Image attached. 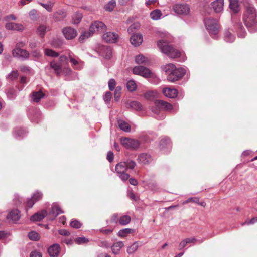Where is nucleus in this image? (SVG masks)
I'll list each match as a JSON object with an SVG mask.
<instances>
[{
  "instance_id": "f257e3e1",
  "label": "nucleus",
  "mask_w": 257,
  "mask_h": 257,
  "mask_svg": "<svg viewBox=\"0 0 257 257\" xmlns=\"http://www.w3.org/2000/svg\"><path fill=\"white\" fill-rule=\"evenodd\" d=\"M244 23L252 33L257 31V12L253 5L248 4L243 16Z\"/></svg>"
},
{
  "instance_id": "f03ea898",
  "label": "nucleus",
  "mask_w": 257,
  "mask_h": 257,
  "mask_svg": "<svg viewBox=\"0 0 257 257\" xmlns=\"http://www.w3.org/2000/svg\"><path fill=\"white\" fill-rule=\"evenodd\" d=\"M136 166V163L134 161L131 159H127L126 161L121 162L116 165L115 171L118 174L119 177L123 181L127 180L130 175L126 173L127 169H133Z\"/></svg>"
},
{
  "instance_id": "7ed1b4c3",
  "label": "nucleus",
  "mask_w": 257,
  "mask_h": 257,
  "mask_svg": "<svg viewBox=\"0 0 257 257\" xmlns=\"http://www.w3.org/2000/svg\"><path fill=\"white\" fill-rule=\"evenodd\" d=\"M157 46L161 52L166 54L172 58L181 57L183 54L180 50L173 47L168 42L164 40H160L157 42Z\"/></svg>"
},
{
  "instance_id": "20e7f679",
  "label": "nucleus",
  "mask_w": 257,
  "mask_h": 257,
  "mask_svg": "<svg viewBox=\"0 0 257 257\" xmlns=\"http://www.w3.org/2000/svg\"><path fill=\"white\" fill-rule=\"evenodd\" d=\"M205 26L214 39L217 38L219 26L218 21L213 18H206L204 20Z\"/></svg>"
},
{
  "instance_id": "39448f33",
  "label": "nucleus",
  "mask_w": 257,
  "mask_h": 257,
  "mask_svg": "<svg viewBox=\"0 0 257 257\" xmlns=\"http://www.w3.org/2000/svg\"><path fill=\"white\" fill-rule=\"evenodd\" d=\"M173 108V106L171 104L163 100H157L155 101L151 109L153 112L158 114L162 110L171 111Z\"/></svg>"
},
{
  "instance_id": "423d86ee",
  "label": "nucleus",
  "mask_w": 257,
  "mask_h": 257,
  "mask_svg": "<svg viewBox=\"0 0 257 257\" xmlns=\"http://www.w3.org/2000/svg\"><path fill=\"white\" fill-rule=\"evenodd\" d=\"M133 72L135 75H140L146 78H152L154 76V74L149 68L143 66L134 67Z\"/></svg>"
},
{
  "instance_id": "0eeeda50",
  "label": "nucleus",
  "mask_w": 257,
  "mask_h": 257,
  "mask_svg": "<svg viewBox=\"0 0 257 257\" xmlns=\"http://www.w3.org/2000/svg\"><path fill=\"white\" fill-rule=\"evenodd\" d=\"M173 9L177 15L180 16H187L190 12L189 6L184 3L174 4L173 6Z\"/></svg>"
},
{
  "instance_id": "6e6552de",
  "label": "nucleus",
  "mask_w": 257,
  "mask_h": 257,
  "mask_svg": "<svg viewBox=\"0 0 257 257\" xmlns=\"http://www.w3.org/2000/svg\"><path fill=\"white\" fill-rule=\"evenodd\" d=\"M24 43L17 44L16 47L13 50L12 54L14 57L23 59H28L29 57V53L26 50L22 49L19 48V46H23Z\"/></svg>"
},
{
  "instance_id": "1a4fd4ad",
  "label": "nucleus",
  "mask_w": 257,
  "mask_h": 257,
  "mask_svg": "<svg viewBox=\"0 0 257 257\" xmlns=\"http://www.w3.org/2000/svg\"><path fill=\"white\" fill-rule=\"evenodd\" d=\"M185 70L182 68H175V69L167 76L168 81L171 82L176 81L181 79L185 74Z\"/></svg>"
},
{
  "instance_id": "9d476101",
  "label": "nucleus",
  "mask_w": 257,
  "mask_h": 257,
  "mask_svg": "<svg viewBox=\"0 0 257 257\" xmlns=\"http://www.w3.org/2000/svg\"><path fill=\"white\" fill-rule=\"evenodd\" d=\"M120 142L124 147L129 149H136L140 145L138 140L128 138H121Z\"/></svg>"
},
{
  "instance_id": "9b49d317",
  "label": "nucleus",
  "mask_w": 257,
  "mask_h": 257,
  "mask_svg": "<svg viewBox=\"0 0 257 257\" xmlns=\"http://www.w3.org/2000/svg\"><path fill=\"white\" fill-rule=\"evenodd\" d=\"M106 26L102 22L96 21L92 23L89 28L90 33L93 35L96 32L101 33L106 30Z\"/></svg>"
},
{
  "instance_id": "f8f14e48",
  "label": "nucleus",
  "mask_w": 257,
  "mask_h": 257,
  "mask_svg": "<svg viewBox=\"0 0 257 257\" xmlns=\"http://www.w3.org/2000/svg\"><path fill=\"white\" fill-rule=\"evenodd\" d=\"M137 160L139 164L146 165L152 163L153 158L149 153H142L138 155Z\"/></svg>"
},
{
  "instance_id": "ddd939ff",
  "label": "nucleus",
  "mask_w": 257,
  "mask_h": 257,
  "mask_svg": "<svg viewBox=\"0 0 257 257\" xmlns=\"http://www.w3.org/2000/svg\"><path fill=\"white\" fill-rule=\"evenodd\" d=\"M42 193L38 191L33 193L31 198L28 199L26 201V205L28 207L32 208L34 204L42 198Z\"/></svg>"
},
{
  "instance_id": "4468645a",
  "label": "nucleus",
  "mask_w": 257,
  "mask_h": 257,
  "mask_svg": "<svg viewBox=\"0 0 257 257\" xmlns=\"http://www.w3.org/2000/svg\"><path fill=\"white\" fill-rule=\"evenodd\" d=\"M118 38V35L114 32H107L104 33L103 35V40L105 42L110 43L116 42Z\"/></svg>"
},
{
  "instance_id": "2eb2a0df",
  "label": "nucleus",
  "mask_w": 257,
  "mask_h": 257,
  "mask_svg": "<svg viewBox=\"0 0 257 257\" xmlns=\"http://www.w3.org/2000/svg\"><path fill=\"white\" fill-rule=\"evenodd\" d=\"M69 58L72 63V66L75 69H81L83 67V63L73 54H69Z\"/></svg>"
},
{
  "instance_id": "dca6fc26",
  "label": "nucleus",
  "mask_w": 257,
  "mask_h": 257,
  "mask_svg": "<svg viewBox=\"0 0 257 257\" xmlns=\"http://www.w3.org/2000/svg\"><path fill=\"white\" fill-rule=\"evenodd\" d=\"M159 148L165 152L169 151L171 148V143L169 138L165 137L162 138L159 144Z\"/></svg>"
},
{
  "instance_id": "f3484780",
  "label": "nucleus",
  "mask_w": 257,
  "mask_h": 257,
  "mask_svg": "<svg viewBox=\"0 0 257 257\" xmlns=\"http://www.w3.org/2000/svg\"><path fill=\"white\" fill-rule=\"evenodd\" d=\"M62 32L66 39L68 40L74 38L77 34V31L74 29L69 27L64 28Z\"/></svg>"
},
{
  "instance_id": "a211bd4d",
  "label": "nucleus",
  "mask_w": 257,
  "mask_h": 257,
  "mask_svg": "<svg viewBox=\"0 0 257 257\" xmlns=\"http://www.w3.org/2000/svg\"><path fill=\"white\" fill-rule=\"evenodd\" d=\"M62 213L63 211L59 206L57 203H53L49 213V215L52 216V217H50V219L54 220L59 214Z\"/></svg>"
},
{
  "instance_id": "6ab92c4d",
  "label": "nucleus",
  "mask_w": 257,
  "mask_h": 257,
  "mask_svg": "<svg viewBox=\"0 0 257 257\" xmlns=\"http://www.w3.org/2000/svg\"><path fill=\"white\" fill-rule=\"evenodd\" d=\"M20 218V212L18 209L12 210L7 216V219L11 220L13 223H16Z\"/></svg>"
},
{
  "instance_id": "aec40b11",
  "label": "nucleus",
  "mask_w": 257,
  "mask_h": 257,
  "mask_svg": "<svg viewBox=\"0 0 257 257\" xmlns=\"http://www.w3.org/2000/svg\"><path fill=\"white\" fill-rule=\"evenodd\" d=\"M131 44L135 46H138L143 42V36L140 34H134L130 38Z\"/></svg>"
},
{
  "instance_id": "412c9836",
  "label": "nucleus",
  "mask_w": 257,
  "mask_h": 257,
  "mask_svg": "<svg viewBox=\"0 0 257 257\" xmlns=\"http://www.w3.org/2000/svg\"><path fill=\"white\" fill-rule=\"evenodd\" d=\"M5 27L8 30L18 31H22L24 29V26L22 24L13 22L6 23Z\"/></svg>"
},
{
  "instance_id": "4be33fe9",
  "label": "nucleus",
  "mask_w": 257,
  "mask_h": 257,
  "mask_svg": "<svg viewBox=\"0 0 257 257\" xmlns=\"http://www.w3.org/2000/svg\"><path fill=\"white\" fill-rule=\"evenodd\" d=\"M211 6L216 13H220L223 10L224 0H215L212 2Z\"/></svg>"
},
{
  "instance_id": "5701e85b",
  "label": "nucleus",
  "mask_w": 257,
  "mask_h": 257,
  "mask_svg": "<svg viewBox=\"0 0 257 257\" xmlns=\"http://www.w3.org/2000/svg\"><path fill=\"white\" fill-rule=\"evenodd\" d=\"M234 28L236 29L239 37L244 38L245 37L246 32L240 22H236L234 25Z\"/></svg>"
},
{
  "instance_id": "b1692460",
  "label": "nucleus",
  "mask_w": 257,
  "mask_h": 257,
  "mask_svg": "<svg viewBox=\"0 0 257 257\" xmlns=\"http://www.w3.org/2000/svg\"><path fill=\"white\" fill-rule=\"evenodd\" d=\"M164 95L170 98H174L177 96V90L174 88H166L163 90Z\"/></svg>"
},
{
  "instance_id": "393cba45",
  "label": "nucleus",
  "mask_w": 257,
  "mask_h": 257,
  "mask_svg": "<svg viewBox=\"0 0 257 257\" xmlns=\"http://www.w3.org/2000/svg\"><path fill=\"white\" fill-rule=\"evenodd\" d=\"M59 245L54 244L49 247L48 252L51 257H57L59 253Z\"/></svg>"
},
{
  "instance_id": "a878e982",
  "label": "nucleus",
  "mask_w": 257,
  "mask_h": 257,
  "mask_svg": "<svg viewBox=\"0 0 257 257\" xmlns=\"http://www.w3.org/2000/svg\"><path fill=\"white\" fill-rule=\"evenodd\" d=\"M50 68L53 69L57 76H59L62 71V66L60 63L53 60L50 63Z\"/></svg>"
},
{
  "instance_id": "bb28decb",
  "label": "nucleus",
  "mask_w": 257,
  "mask_h": 257,
  "mask_svg": "<svg viewBox=\"0 0 257 257\" xmlns=\"http://www.w3.org/2000/svg\"><path fill=\"white\" fill-rule=\"evenodd\" d=\"M46 211L43 210L40 212H37L31 217L30 220L32 221H40L47 215Z\"/></svg>"
},
{
  "instance_id": "cd10ccee",
  "label": "nucleus",
  "mask_w": 257,
  "mask_h": 257,
  "mask_svg": "<svg viewBox=\"0 0 257 257\" xmlns=\"http://www.w3.org/2000/svg\"><path fill=\"white\" fill-rule=\"evenodd\" d=\"M197 239L195 238H187L183 239L179 245V249L181 250L184 248L187 245L190 243H195L197 241Z\"/></svg>"
},
{
  "instance_id": "c85d7f7f",
  "label": "nucleus",
  "mask_w": 257,
  "mask_h": 257,
  "mask_svg": "<svg viewBox=\"0 0 257 257\" xmlns=\"http://www.w3.org/2000/svg\"><path fill=\"white\" fill-rule=\"evenodd\" d=\"M124 246V243L122 241H119L114 243L111 246V250L112 253L115 255L119 254L121 248Z\"/></svg>"
},
{
  "instance_id": "c756f323",
  "label": "nucleus",
  "mask_w": 257,
  "mask_h": 257,
  "mask_svg": "<svg viewBox=\"0 0 257 257\" xmlns=\"http://www.w3.org/2000/svg\"><path fill=\"white\" fill-rule=\"evenodd\" d=\"M28 115L30 119L32 121H36L37 119L40 116V112L37 110L34 109H30L28 112Z\"/></svg>"
},
{
  "instance_id": "7c9ffc66",
  "label": "nucleus",
  "mask_w": 257,
  "mask_h": 257,
  "mask_svg": "<svg viewBox=\"0 0 257 257\" xmlns=\"http://www.w3.org/2000/svg\"><path fill=\"white\" fill-rule=\"evenodd\" d=\"M117 122L118 126L121 130L126 132H130L131 131V126L127 122L122 119H119Z\"/></svg>"
},
{
  "instance_id": "2f4dec72",
  "label": "nucleus",
  "mask_w": 257,
  "mask_h": 257,
  "mask_svg": "<svg viewBox=\"0 0 257 257\" xmlns=\"http://www.w3.org/2000/svg\"><path fill=\"white\" fill-rule=\"evenodd\" d=\"M44 94L41 91V90L34 92L31 96L32 100L35 102H38L41 99L44 97Z\"/></svg>"
},
{
  "instance_id": "473e14b6",
  "label": "nucleus",
  "mask_w": 257,
  "mask_h": 257,
  "mask_svg": "<svg viewBox=\"0 0 257 257\" xmlns=\"http://www.w3.org/2000/svg\"><path fill=\"white\" fill-rule=\"evenodd\" d=\"M102 55L106 59H110L112 56L111 48L108 46H103L102 49Z\"/></svg>"
},
{
  "instance_id": "72a5a7b5",
  "label": "nucleus",
  "mask_w": 257,
  "mask_h": 257,
  "mask_svg": "<svg viewBox=\"0 0 257 257\" xmlns=\"http://www.w3.org/2000/svg\"><path fill=\"white\" fill-rule=\"evenodd\" d=\"M139 248V243L138 241L134 242L132 244L128 246L126 249V252L128 254H134Z\"/></svg>"
},
{
  "instance_id": "f704fd0d",
  "label": "nucleus",
  "mask_w": 257,
  "mask_h": 257,
  "mask_svg": "<svg viewBox=\"0 0 257 257\" xmlns=\"http://www.w3.org/2000/svg\"><path fill=\"white\" fill-rule=\"evenodd\" d=\"M47 30V27L46 25L44 24H41L38 27L36 33L37 35L41 37H43Z\"/></svg>"
},
{
  "instance_id": "c9c22d12",
  "label": "nucleus",
  "mask_w": 257,
  "mask_h": 257,
  "mask_svg": "<svg viewBox=\"0 0 257 257\" xmlns=\"http://www.w3.org/2000/svg\"><path fill=\"white\" fill-rule=\"evenodd\" d=\"M26 131L21 128H16L14 132V136L16 139L23 137L26 134Z\"/></svg>"
},
{
  "instance_id": "e433bc0d",
  "label": "nucleus",
  "mask_w": 257,
  "mask_h": 257,
  "mask_svg": "<svg viewBox=\"0 0 257 257\" xmlns=\"http://www.w3.org/2000/svg\"><path fill=\"white\" fill-rule=\"evenodd\" d=\"M162 15L161 10L159 9H156L150 13V17L154 20H159Z\"/></svg>"
},
{
  "instance_id": "4c0bfd02",
  "label": "nucleus",
  "mask_w": 257,
  "mask_h": 257,
  "mask_svg": "<svg viewBox=\"0 0 257 257\" xmlns=\"http://www.w3.org/2000/svg\"><path fill=\"white\" fill-rule=\"evenodd\" d=\"M224 39L227 42H232L234 41L235 37L229 30H226L224 33Z\"/></svg>"
},
{
  "instance_id": "58836bf2",
  "label": "nucleus",
  "mask_w": 257,
  "mask_h": 257,
  "mask_svg": "<svg viewBox=\"0 0 257 257\" xmlns=\"http://www.w3.org/2000/svg\"><path fill=\"white\" fill-rule=\"evenodd\" d=\"M135 62L137 64H146L149 62V60L143 55H138L135 58Z\"/></svg>"
},
{
  "instance_id": "ea45409f",
  "label": "nucleus",
  "mask_w": 257,
  "mask_h": 257,
  "mask_svg": "<svg viewBox=\"0 0 257 257\" xmlns=\"http://www.w3.org/2000/svg\"><path fill=\"white\" fill-rule=\"evenodd\" d=\"M176 68V66L172 63L168 64L163 66V69L166 74L169 76V74L171 73Z\"/></svg>"
},
{
  "instance_id": "a19ab883",
  "label": "nucleus",
  "mask_w": 257,
  "mask_h": 257,
  "mask_svg": "<svg viewBox=\"0 0 257 257\" xmlns=\"http://www.w3.org/2000/svg\"><path fill=\"white\" fill-rule=\"evenodd\" d=\"M116 6L115 0H110L104 6L105 10L108 12H111Z\"/></svg>"
},
{
  "instance_id": "79ce46f5",
  "label": "nucleus",
  "mask_w": 257,
  "mask_h": 257,
  "mask_svg": "<svg viewBox=\"0 0 257 257\" xmlns=\"http://www.w3.org/2000/svg\"><path fill=\"white\" fill-rule=\"evenodd\" d=\"M82 18V14L79 12H76L72 16V22L74 24H77L80 23Z\"/></svg>"
},
{
  "instance_id": "37998d69",
  "label": "nucleus",
  "mask_w": 257,
  "mask_h": 257,
  "mask_svg": "<svg viewBox=\"0 0 257 257\" xmlns=\"http://www.w3.org/2000/svg\"><path fill=\"white\" fill-rule=\"evenodd\" d=\"M131 220V217L128 215H123L120 217L119 223L121 225H126L128 224Z\"/></svg>"
},
{
  "instance_id": "c03bdc74",
  "label": "nucleus",
  "mask_w": 257,
  "mask_h": 257,
  "mask_svg": "<svg viewBox=\"0 0 257 257\" xmlns=\"http://www.w3.org/2000/svg\"><path fill=\"white\" fill-rule=\"evenodd\" d=\"M130 107L137 111H140L143 109V106L142 104L138 101H133L130 103Z\"/></svg>"
},
{
  "instance_id": "a18cd8bd",
  "label": "nucleus",
  "mask_w": 257,
  "mask_h": 257,
  "mask_svg": "<svg viewBox=\"0 0 257 257\" xmlns=\"http://www.w3.org/2000/svg\"><path fill=\"white\" fill-rule=\"evenodd\" d=\"M126 87L129 91L133 92L136 90L137 84L133 80H130L126 83Z\"/></svg>"
},
{
  "instance_id": "49530a36",
  "label": "nucleus",
  "mask_w": 257,
  "mask_h": 257,
  "mask_svg": "<svg viewBox=\"0 0 257 257\" xmlns=\"http://www.w3.org/2000/svg\"><path fill=\"white\" fill-rule=\"evenodd\" d=\"M229 7L234 13H237L239 10L237 0H230Z\"/></svg>"
},
{
  "instance_id": "de8ad7c7",
  "label": "nucleus",
  "mask_w": 257,
  "mask_h": 257,
  "mask_svg": "<svg viewBox=\"0 0 257 257\" xmlns=\"http://www.w3.org/2000/svg\"><path fill=\"white\" fill-rule=\"evenodd\" d=\"M28 237L30 240L37 241L40 237V234L36 231H31L29 233Z\"/></svg>"
},
{
  "instance_id": "09e8293b",
  "label": "nucleus",
  "mask_w": 257,
  "mask_h": 257,
  "mask_svg": "<svg viewBox=\"0 0 257 257\" xmlns=\"http://www.w3.org/2000/svg\"><path fill=\"white\" fill-rule=\"evenodd\" d=\"M133 232V230L130 228H125L120 230L118 233V235L119 237H124L126 234L131 233Z\"/></svg>"
},
{
  "instance_id": "8fccbe9b",
  "label": "nucleus",
  "mask_w": 257,
  "mask_h": 257,
  "mask_svg": "<svg viewBox=\"0 0 257 257\" xmlns=\"http://www.w3.org/2000/svg\"><path fill=\"white\" fill-rule=\"evenodd\" d=\"M92 35L93 34L91 33H90L89 30V31L88 32H84L82 33V34H81L79 38V41L82 42L85 39L88 38L92 36Z\"/></svg>"
},
{
  "instance_id": "3c124183",
  "label": "nucleus",
  "mask_w": 257,
  "mask_h": 257,
  "mask_svg": "<svg viewBox=\"0 0 257 257\" xmlns=\"http://www.w3.org/2000/svg\"><path fill=\"white\" fill-rule=\"evenodd\" d=\"M45 54L46 55L51 57H57L59 56V54L50 49H46L45 50Z\"/></svg>"
},
{
  "instance_id": "603ef678",
  "label": "nucleus",
  "mask_w": 257,
  "mask_h": 257,
  "mask_svg": "<svg viewBox=\"0 0 257 257\" xmlns=\"http://www.w3.org/2000/svg\"><path fill=\"white\" fill-rule=\"evenodd\" d=\"M121 87L120 86H117L115 89L114 93V98L116 101H118L121 96Z\"/></svg>"
},
{
  "instance_id": "864d4df0",
  "label": "nucleus",
  "mask_w": 257,
  "mask_h": 257,
  "mask_svg": "<svg viewBox=\"0 0 257 257\" xmlns=\"http://www.w3.org/2000/svg\"><path fill=\"white\" fill-rule=\"evenodd\" d=\"M7 95L9 99H14L17 95V91L13 88H10L7 91Z\"/></svg>"
},
{
  "instance_id": "5fc2aeb1",
  "label": "nucleus",
  "mask_w": 257,
  "mask_h": 257,
  "mask_svg": "<svg viewBox=\"0 0 257 257\" xmlns=\"http://www.w3.org/2000/svg\"><path fill=\"white\" fill-rule=\"evenodd\" d=\"M157 95V92L149 91L144 94V97L148 100L153 99Z\"/></svg>"
},
{
  "instance_id": "6e6d98bb",
  "label": "nucleus",
  "mask_w": 257,
  "mask_h": 257,
  "mask_svg": "<svg viewBox=\"0 0 257 257\" xmlns=\"http://www.w3.org/2000/svg\"><path fill=\"white\" fill-rule=\"evenodd\" d=\"M140 27V24L137 22L134 23L132 25H131L127 29V31L129 33H133L134 31L136 30H138Z\"/></svg>"
},
{
  "instance_id": "4d7b16f0",
  "label": "nucleus",
  "mask_w": 257,
  "mask_h": 257,
  "mask_svg": "<svg viewBox=\"0 0 257 257\" xmlns=\"http://www.w3.org/2000/svg\"><path fill=\"white\" fill-rule=\"evenodd\" d=\"M75 242L78 244H82L87 243L89 240L85 237H79L75 239Z\"/></svg>"
},
{
  "instance_id": "13d9d810",
  "label": "nucleus",
  "mask_w": 257,
  "mask_h": 257,
  "mask_svg": "<svg viewBox=\"0 0 257 257\" xmlns=\"http://www.w3.org/2000/svg\"><path fill=\"white\" fill-rule=\"evenodd\" d=\"M19 76V73L17 70L12 71L10 73H9L7 78L11 80H14L17 79Z\"/></svg>"
},
{
  "instance_id": "bf43d9fd",
  "label": "nucleus",
  "mask_w": 257,
  "mask_h": 257,
  "mask_svg": "<svg viewBox=\"0 0 257 257\" xmlns=\"http://www.w3.org/2000/svg\"><path fill=\"white\" fill-rule=\"evenodd\" d=\"M40 4L44 8H45L48 11L51 12L54 3L50 1L46 4L40 3Z\"/></svg>"
},
{
  "instance_id": "052dcab7",
  "label": "nucleus",
  "mask_w": 257,
  "mask_h": 257,
  "mask_svg": "<svg viewBox=\"0 0 257 257\" xmlns=\"http://www.w3.org/2000/svg\"><path fill=\"white\" fill-rule=\"evenodd\" d=\"M70 225L71 227L78 229L81 227L82 224L80 221L77 220H73L70 222Z\"/></svg>"
},
{
  "instance_id": "680f3d73",
  "label": "nucleus",
  "mask_w": 257,
  "mask_h": 257,
  "mask_svg": "<svg viewBox=\"0 0 257 257\" xmlns=\"http://www.w3.org/2000/svg\"><path fill=\"white\" fill-rule=\"evenodd\" d=\"M116 85L115 80L112 78L109 80L108 81V87L110 91H112L114 89Z\"/></svg>"
},
{
  "instance_id": "e2e57ef3",
  "label": "nucleus",
  "mask_w": 257,
  "mask_h": 257,
  "mask_svg": "<svg viewBox=\"0 0 257 257\" xmlns=\"http://www.w3.org/2000/svg\"><path fill=\"white\" fill-rule=\"evenodd\" d=\"M190 202L199 203V198L197 197H190L182 203L183 205L187 204Z\"/></svg>"
},
{
  "instance_id": "0e129e2a",
  "label": "nucleus",
  "mask_w": 257,
  "mask_h": 257,
  "mask_svg": "<svg viewBox=\"0 0 257 257\" xmlns=\"http://www.w3.org/2000/svg\"><path fill=\"white\" fill-rule=\"evenodd\" d=\"M67 62V58L65 56H61L59 58V61L58 62L59 63L61 64V65L62 66L65 63H66Z\"/></svg>"
},
{
  "instance_id": "69168bd1",
  "label": "nucleus",
  "mask_w": 257,
  "mask_h": 257,
  "mask_svg": "<svg viewBox=\"0 0 257 257\" xmlns=\"http://www.w3.org/2000/svg\"><path fill=\"white\" fill-rule=\"evenodd\" d=\"M29 15L30 18L32 20L36 19L37 18V11L34 9L30 11L29 13Z\"/></svg>"
},
{
  "instance_id": "338daca9",
  "label": "nucleus",
  "mask_w": 257,
  "mask_h": 257,
  "mask_svg": "<svg viewBox=\"0 0 257 257\" xmlns=\"http://www.w3.org/2000/svg\"><path fill=\"white\" fill-rule=\"evenodd\" d=\"M111 97H112V94L110 92H106V93L104 96V98H103L104 101L106 102H109L111 99Z\"/></svg>"
},
{
  "instance_id": "774afa93",
  "label": "nucleus",
  "mask_w": 257,
  "mask_h": 257,
  "mask_svg": "<svg viewBox=\"0 0 257 257\" xmlns=\"http://www.w3.org/2000/svg\"><path fill=\"white\" fill-rule=\"evenodd\" d=\"M42 254L37 251H33L31 252L30 257H42Z\"/></svg>"
}]
</instances>
